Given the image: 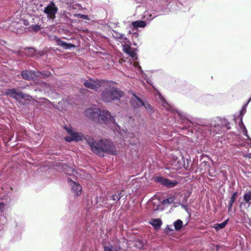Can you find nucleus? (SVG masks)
<instances>
[{
	"label": "nucleus",
	"mask_w": 251,
	"mask_h": 251,
	"mask_svg": "<svg viewBox=\"0 0 251 251\" xmlns=\"http://www.w3.org/2000/svg\"><path fill=\"white\" fill-rule=\"evenodd\" d=\"M150 224L154 228L158 229L162 225V222L160 219H152L150 220Z\"/></svg>",
	"instance_id": "dca6fc26"
},
{
	"label": "nucleus",
	"mask_w": 251,
	"mask_h": 251,
	"mask_svg": "<svg viewBox=\"0 0 251 251\" xmlns=\"http://www.w3.org/2000/svg\"><path fill=\"white\" fill-rule=\"evenodd\" d=\"M158 99L162 106L168 111H171L174 115L177 114L180 120V123L182 126V129H187L188 134L194 132H197L201 136L206 137L213 134H221L223 132V127L216 120L211 122L201 121L198 124H194L192 121V117L188 114L174 108L164 99L160 93L159 94Z\"/></svg>",
	"instance_id": "f257e3e1"
},
{
	"label": "nucleus",
	"mask_w": 251,
	"mask_h": 251,
	"mask_svg": "<svg viewBox=\"0 0 251 251\" xmlns=\"http://www.w3.org/2000/svg\"><path fill=\"white\" fill-rule=\"evenodd\" d=\"M38 106L44 105L45 106H49L50 102L46 98H39V100H36Z\"/></svg>",
	"instance_id": "6ab92c4d"
},
{
	"label": "nucleus",
	"mask_w": 251,
	"mask_h": 251,
	"mask_svg": "<svg viewBox=\"0 0 251 251\" xmlns=\"http://www.w3.org/2000/svg\"><path fill=\"white\" fill-rule=\"evenodd\" d=\"M111 199L114 201H119L120 199L118 198V197H117V194H114L112 196H111Z\"/></svg>",
	"instance_id": "c9c22d12"
},
{
	"label": "nucleus",
	"mask_w": 251,
	"mask_h": 251,
	"mask_svg": "<svg viewBox=\"0 0 251 251\" xmlns=\"http://www.w3.org/2000/svg\"><path fill=\"white\" fill-rule=\"evenodd\" d=\"M232 206H233V204L228 203V211H230L231 210Z\"/></svg>",
	"instance_id": "58836bf2"
},
{
	"label": "nucleus",
	"mask_w": 251,
	"mask_h": 251,
	"mask_svg": "<svg viewBox=\"0 0 251 251\" xmlns=\"http://www.w3.org/2000/svg\"><path fill=\"white\" fill-rule=\"evenodd\" d=\"M167 228L170 230V231H173V230L172 229L170 228L169 226H167Z\"/></svg>",
	"instance_id": "37998d69"
},
{
	"label": "nucleus",
	"mask_w": 251,
	"mask_h": 251,
	"mask_svg": "<svg viewBox=\"0 0 251 251\" xmlns=\"http://www.w3.org/2000/svg\"><path fill=\"white\" fill-rule=\"evenodd\" d=\"M228 221V219H227L224 221L223 223L220 224H216L214 226V228L216 230H219L221 229L224 228L226 226V225L227 222Z\"/></svg>",
	"instance_id": "b1692460"
},
{
	"label": "nucleus",
	"mask_w": 251,
	"mask_h": 251,
	"mask_svg": "<svg viewBox=\"0 0 251 251\" xmlns=\"http://www.w3.org/2000/svg\"><path fill=\"white\" fill-rule=\"evenodd\" d=\"M153 180L154 182L160 183L168 188H172L176 186L178 183V182L176 180H171L160 176L154 177Z\"/></svg>",
	"instance_id": "1a4fd4ad"
},
{
	"label": "nucleus",
	"mask_w": 251,
	"mask_h": 251,
	"mask_svg": "<svg viewBox=\"0 0 251 251\" xmlns=\"http://www.w3.org/2000/svg\"><path fill=\"white\" fill-rule=\"evenodd\" d=\"M238 195V193L237 192H234L232 194V195L230 197V199L228 203L233 204V203L235 201V200H236Z\"/></svg>",
	"instance_id": "c756f323"
},
{
	"label": "nucleus",
	"mask_w": 251,
	"mask_h": 251,
	"mask_svg": "<svg viewBox=\"0 0 251 251\" xmlns=\"http://www.w3.org/2000/svg\"><path fill=\"white\" fill-rule=\"evenodd\" d=\"M63 169L65 173L68 175H71L75 171L73 168L68 166L66 165L63 166Z\"/></svg>",
	"instance_id": "4be33fe9"
},
{
	"label": "nucleus",
	"mask_w": 251,
	"mask_h": 251,
	"mask_svg": "<svg viewBox=\"0 0 251 251\" xmlns=\"http://www.w3.org/2000/svg\"><path fill=\"white\" fill-rule=\"evenodd\" d=\"M70 184L72 186L71 190L75 196L77 197L81 193L82 187L79 184L74 181H71Z\"/></svg>",
	"instance_id": "4468645a"
},
{
	"label": "nucleus",
	"mask_w": 251,
	"mask_h": 251,
	"mask_svg": "<svg viewBox=\"0 0 251 251\" xmlns=\"http://www.w3.org/2000/svg\"><path fill=\"white\" fill-rule=\"evenodd\" d=\"M86 142L90 147L91 150L98 155L103 156L104 153L116 155L117 151L115 145L106 139L95 140L92 137L86 138Z\"/></svg>",
	"instance_id": "f03ea898"
},
{
	"label": "nucleus",
	"mask_w": 251,
	"mask_h": 251,
	"mask_svg": "<svg viewBox=\"0 0 251 251\" xmlns=\"http://www.w3.org/2000/svg\"><path fill=\"white\" fill-rule=\"evenodd\" d=\"M0 251H1V250H0Z\"/></svg>",
	"instance_id": "49530a36"
},
{
	"label": "nucleus",
	"mask_w": 251,
	"mask_h": 251,
	"mask_svg": "<svg viewBox=\"0 0 251 251\" xmlns=\"http://www.w3.org/2000/svg\"><path fill=\"white\" fill-rule=\"evenodd\" d=\"M181 206H182V207L186 208V206H185L184 205H183V204H182V205H181Z\"/></svg>",
	"instance_id": "c03bdc74"
},
{
	"label": "nucleus",
	"mask_w": 251,
	"mask_h": 251,
	"mask_svg": "<svg viewBox=\"0 0 251 251\" xmlns=\"http://www.w3.org/2000/svg\"><path fill=\"white\" fill-rule=\"evenodd\" d=\"M174 226L176 231H179L183 226V223L181 220L178 219L174 223Z\"/></svg>",
	"instance_id": "aec40b11"
},
{
	"label": "nucleus",
	"mask_w": 251,
	"mask_h": 251,
	"mask_svg": "<svg viewBox=\"0 0 251 251\" xmlns=\"http://www.w3.org/2000/svg\"><path fill=\"white\" fill-rule=\"evenodd\" d=\"M31 27L34 32H37L41 29V26L38 25H32Z\"/></svg>",
	"instance_id": "2f4dec72"
},
{
	"label": "nucleus",
	"mask_w": 251,
	"mask_h": 251,
	"mask_svg": "<svg viewBox=\"0 0 251 251\" xmlns=\"http://www.w3.org/2000/svg\"><path fill=\"white\" fill-rule=\"evenodd\" d=\"M77 17L79 18L83 19L84 20H88L89 17L88 15H84V14H78Z\"/></svg>",
	"instance_id": "72a5a7b5"
},
{
	"label": "nucleus",
	"mask_w": 251,
	"mask_h": 251,
	"mask_svg": "<svg viewBox=\"0 0 251 251\" xmlns=\"http://www.w3.org/2000/svg\"><path fill=\"white\" fill-rule=\"evenodd\" d=\"M112 35L114 38L117 39L123 40L124 38L126 39V38H124V34L119 33L116 30H113Z\"/></svg>",
	"instance_id": "bb28decb"
},
{
	"label": "nucleus",
	"mask_w": 251,
	"mask_h": 251,
	"mask_svg": "<svg viewBox=\"0 0 251 251\" xmlns=\"http://www.w3.org/2000/svg\"><path fill=\"white\" fill-rule=\"evenodd\" d=\"M201 164H204V166H206L208 167H209V165H208V162H206V161H203V162L201 163Z\"/></svg>",
	"instance_id": "ea45409f"
},
{
	"label": "nucleus",
	"mask_w": 251,
	"mask_h": 251,
	"mask_svg": "<svg viewBox=\"0 0 251 251\" xmlns=\"http://www.w3.org/2000/svg\"><path fill=\"white\" fill-rule=\"evenodd\" d=\"M123 96V93L119 89L109 87L102 91L100 98L104 102H109L115 100H120Z\"/></svg>",
	"instance_id": "7ed1b4c3"
},
{
	"label": "nucleus",
	"mask_w": 251,
	"mask_h": 251,
	"mask_svg": "<svg viewBox=\"0 0 251 251\" xmlns=\"http://www.w3.org/2000/svg\"><path fill=\"white\" fill-rule=\"evenodd\" d=\"M240 126L242 130V132H243V134L248 138V139L249 141H251V138H250L249 137V136L248 135L247 129L246 126H245V125H244L243 122L240 123Z\"/></svg>",
	"instance_id": "a878e982"
},
{
	"label": "nucleus",
	"mask_w": 251,
	"mask_h": 251,
	"mask_svg": "<svg viewBox=\"0 0 251 251\" xmlns=\"http://www.w3.org/2000/svg\"><path fill=\"white\" fill-rule=\"evenodd\" d=\"M100 112L101 110L98 108H90L85 110V115L89 119L99 122Z\"/></svg>",
	"instance_id": "6e6552de"
},
{
	"label": "nucleus",
	"mask_w": 251,
	"mask_h": 251,
	"mask_svg": "<svg viewBox=\"0 0 251 251\" xmlns=\"http://www.w3.org/2000/svg\"><path fill=\"white\" fill-rule=\"evenodd\" d=\"M135 246L137 248L140 250H143L144 249V242L142 240L137 239L135 241Z\"/></svg>",
	"instance_id": "c85d7f7f"
},
{
	"label": "nucleus",
	"mask_w": 251,
	"mask_h": 251,
	"mask_svg": "<svg viewBox=\"0 0 251 251\" xmlns=\"http://www.w3.org/2000/svg\"><path fill=\"white\" fill-rule=\"evenodd\" d=\"M244 200L246 202L251 201V191L246 192L244 195Z\"/></svg>",
	"instance_id": "7c9ffc66"
},
{
	"label": "nucleus",
	"mask_w": 251,
	"mask_h": 251,
	"mask_svg": "<svg viewBox=\"0 0 251 251\" xmlns=\"http://www.w3.org/2000/svg\"><path fill=\"white\" fill-rule=\"evenodd\" d=\"M104 251H113V247L112 245H109L107 246L104 247Z\"/></svg>",
	"instance_id": "f704fd0d"
},
{
	"label": "nucleus",
	"mask_w": 251,
	"mask_h": 251,
	"mask_svg": "<svg viewBox=\"0 0 251 251\" xmlns=\"http://www.w3.org/2000/svg\"><path fill=\"white\" fill-rule=\"evenodd\" d=\"M142 106H143L150 114H152L153 112L152 106L147 101H143Z\"/></svg>",
	"instance_id": "393cba45"
},
{
	"label": "nucleus",
	"mask_w": 251,
	"mask_h": 251,
	"mask_svg": "<svg viewBox=\"0 0 251 251\" xmlns=\"http://www.w3.org/2000/svg\"><path fill=\"white\" fill-rule=\"evenodd\" d=\"M146 25V22L141 20L135 21L131 23L132 26L135 28H144Z\"/></svg>",
	"instance_id": "f3484780"
},
{
	"label": "nucleus",
	"mask_w": 251,
	"mask_h": 251,
	"mask_svg": "<svg viewBox=\"0 0 251 251\" xmlns=\"http://www.w3.org/2000/svg\"><path fill=\"white\" fill-rule=\"evenodd\" d=\"M175 199V198L174 196L170 197L167 199L163 200L161 201V203L164 205H166L167 204H171L174 202Z\"/></svg>",
	"instance_id": "cd10ccee"
},
{
	"label": "nucleus",
	"mask_w": 251,
	"mask_h": 251,
	"mask_svg": "<svg viewBox=\"0 0 251 251\" xmlns=\"http://www.w3.org/2000/svg\"><path fill=\"white\" fill-rule=\"evenodd\" d=\"M99 122L101 124H117L115 122V119L111 116L110 113L107 110H101L100 116L99 119Z\"/></svg>",
	"instance_id": "0eeeda50"
},
{
	"label": "nucleus",
	"mask_w": 251,
	"mask_h": 251,
	"mask_svg": "<svg viewBox=\"0 0 251 251\" xmlns=\"http://www.w3.org/2000/svg\"><path fill=\"white\" fill-rule=\"evenodd\" d=\"M143 101V100L138 95L133 93L132 97L130 100V103L132 107L137 108L142 106Z\"/></svg>",
	"instance_id": "f8f14e48"
},
{
	"label": "nucleus",
	"mask_w": 251,
	"mask_h": 251,
	"mask_svg": "<svg viewBox=\"0 0 251 251\" xmlns=\"http://www.w3.org/2000/svg\"><path fill=\"white\" fill-rule=\"evenodd\" d=\"M25 50L26 55L29 57H33L35 55L36 50L33 48H27Z\"/></svg>",
	"instance_id": "5701e85b"
},
{
	"label": "nucleus",
	"mask_w": 251,
	"mask_h": 251,
	"mask_svg": "<svg viewBox=\"0 0 251 251\" xmlns=\"http://www.w3.org/2000/svg\"><path fill=\"white\" fill-rule=\"evenodd\" d=\"M124 51L132 58L134 57L136 55L135 51L129 46H125L124 47Z\"/></svg>",
	"instance_id": "a211bd4d"
},
{
	"label": "nucleus",
	"mask_w": 251,
	"mask_h": 251,
	"mask_svg": "<svg viewBox=\"0 0 251 251\" xmlns=\"http://www.w3.org/2000/svg\"><path fill=\"white\" fill-rule=\"evenodd\" d=\"M179 167L181 168L182 167V165H179Z\"/></svg>",
	"instance_id": "a18cd8bd"
},
{
	"label": "nucleus",
	"mask_w": 251,
	"mask_h": 251,
	"mask_svg": "<svg viewBox=\"0 0 251 251\" xmlns=\"http://www.w3.org/2000/svg\"><path fill=\"white\" fill-rule=\"evenodd\" d=\"M65 128L67 133L70 135V136L65 137V140L67 142H71L72 141L78 142L83 140L86 141V138L90 137L89 136H85L81 132H74L69 127H65Z\"/></svg>",
	"instance_id": "39448f33"
},
{
	"label": "nucleus",
	"mask_w": 251,
	"mask_h": 251,
	"mask_svg": "<svg viewBox=\"0 0 251 251\" xmlns=\"http://www.w3.org/2000/svg\"><path fill=\"white\" fill-rule=\"evenodd\" d=\"M83 84L86 87L92 90H96L100 86L99 82L92 79L90 80H83Z\"/></svg>",
	"instance_id": "ddd939ff"
},
{
	"label": "nucleus",
	"mask_w": 251,
	"mask_h": 251,
	"mask_svg": "<svg viewBox=\"0 0 251 251\" xmlns=\"http://www.w3.org/2000/svg\"><path fill=\"white\" fill-rule=\"evenodd\" d=\"M39 73H40L39 71L36 72L35 71L25 70L21 72V75L23 79L30 81L33 80L35 77L39 76Z\"/></svg>",
	"instance_id": "9d476101"
},
{
	"label": "nucleus",
	"mask_w": 251,
	"mask_h": 251,
	"mask_svg": "<svg viewBox=\"0 0 251 251\" xmlns=\"http://www.w3.org/2000/svg\"><path fill=\"white\" fill-rule=\"evenodd\" d=\"M5 94L6 96H9L17 101L25 100L28 101H31L33 99L30 95L26 94L21 91H19L15 88L6 89Z\"/></svg>",
	"instance_id": "20e7f679"
},
{
	"label": "nucleus",
	"mask_w": 251,
	"mask_h": 251,
	"mask_svg": "<svg viewBox=\"0 0 251 251\" xmlns=\"http://www.w3.org/2000/svg\"><path fill=\"white\" fill-rule=\"evenodd\" d=\"M251 101V97L249 99L248 102L244 104L240 112V122H243V115L246 113V107L248 105V104L249 103V102Z\"/></svg>",
	"instance_id": "412c9836"
},
{
	"label": "nucleus",
	"mask_w": 251,
	"mask_h": 251,
	"mask_svg": "<svg viewBox=\"0 0 251 251\" xmlns=\"http://www.w3.org/2000/svg\"><path fill=\"white\" fill-rule=\"evenodd\" d=\"M123 192V191L122 190V191L120 192L119 193H118V194H117V197H118V198L120 200L121 199V198L123 197V194H122V192Z\"/></svg>",
	"instance_id": "4c0bfd02"
},
{
	"label": "nucleus",
	"mask_w": 251,
	"mask_h": 251,
	"mask_svg": "<svg viewBox=\"0 0 251 251\" xmlns=\"http://www.w3.org/2000/svg\"><path fill=\"white\" fill-rule=\"evenodd\" d=\"M3 203L0 202V210L2 208V206H3Z\"/></svg>",
	"instance_id": "79ce46f5"
},
{
	"label": "nucleus",
	"mask_w": 251,
	"mask_h": 251,
	"mask_svg": "<svg viewBox=\"0 0 251 251\" xmlns=\"http://www.w3.org/2000/svg\"><path fill=\"white\" fill-rule=\"evenodd\" d=\"M43 75V78H46V77H48L49 76H50L51 75V73L49 72H44V73H42L40 72V73L39 74V75ZM40 76V75H39V76Z\"/></svg>",
	"instance_id": "473e14b6"
},
{
	"label": "nucleus",
	"mask_w": 251,
	"mask_h": 251,
	"mask_svg": "<svg viewBox=\"0 0 251 251\" xmlns=\"http://www.w3.org/2000/svg\"><path fill=\"white\" fill-rule=\"evenodd\" d=\"M132 36H133V37H136H136H138V34L137 33L134 32V33H133Z\"/></svg>",
	"instance_id": "a19ab883"
},
{
	"label": "nucleus",
	"mask_w": 251,
	"mask_h": 251,
	"mask_svg": "<svg viewBox=\"0 0 251 251\" xmlns=\"http://www.w3.org/2000/svg\"><path fill=\"white\" fill-rule=\"evenodd\" d=\"M216 120L219 123H220V125L222 126L223 128L225 127L227 130L230 129L231 127L229 126V123L228 120L226 118H217Z\"/></svg>",
	"instance_id": "2eb2a0df"
},
{
	"label": "nucleus",
	"mask_w": 251,
	"mask_h": 251,
	"mask_svg": "<svg viewBox=\"0 0 251 251\" xmlns=\"http://www.w3.org/2000/svg\"><path fill=\"white\" fill-rule=\"evenodd\" d=\"M21 22L25 25H29V22L27 20L22 19L21 20Z\"/></svg>",
	"instance_id": "e433bc0d"
},
{
	"label": "nucleus",
	"mask_w": 251,
	"mask_h": 251,
	"mask_svg": "<svg viewBox=\"0 0 251 251\" xmlns=\"http://www.w3.org/2000/svg\"><path fill=\"white\" fill-rule=\"evenodd\" d=\"M57 12L58 8L53 1H50L44 9V13L47 16L48 19L54 20Z\"/></svg>",
	"instance_id": "423d86ee"
},
{
	"label": "nucleus",
	"mask_w": 251,
	"mask_h": 251,
	"mask_svg": "<svg viewBox=\"0 0 251 251\" xmlns=\"http://www.w3.org/2000/svg\"><path fill=\"white\" fill-rule=\"evenodd\" d=\"M51 40L56 43V45L62 47L64 49H71L75 47L74 44L67 43L61 40L60 38L56 36H52Z\"/></svg>",
	"instance_id": "9b49d317"
}]
</instances>
